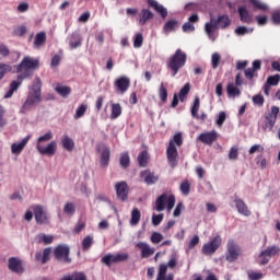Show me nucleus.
Returning a JSON list of instances; mask_svg holds the SVG:
<instances>
[{
  "instance_id": "obj_40",
  "label": "nucleus",
  "mask_w": 280,
  "mask_h": 280,
  "mask_svg": "<svg viewBox=\"0 0 280 280\" xmlns=\"http://www.w3.org/2000/svg\"><path fill=\"white\" fill-rule=\"evenodd\" d=\"M88 108H89L88 104H80V106L75 110L74 119H80L81 117H83Z\"/></svg>"
},
{
  "instance_id": "obj_35",
  "label": "nucleus",
  "mask_w": 280,
  "mask_h": 280,
  "mask_svg": "<svg viewBox=\"0 0 280 280\" xmlns=\"http://www.w3.org/2000/svg\"><path fill=\"white\" fill-rule=\"evenodd\" d=\"M119 163H120L121 167H129V165L131 163L129 152H122L120 154Z\"/></svg>"
},
{
  "instance_id": "obj_53",
  "label": "nucleus",
  "mask_w": 280,
  "mask_h": 280,
  "mask_svg": "<svg viewBox=\"0 0 280 280\" xmlns=\"http://www.w3.org/2000/svg\"><path fill=\"white\" fill-rule=\"evenodd\" d=\"M162 240H163L162 233H159L158 231H153V233L151 235V242L153 244H160V242H162Z\"/></svg>"
},
{
  "instance_id": "obj_13",
  "label": "nucleus",
  "mask_w": 280,
  "mask_h": 280,
  "mask_svg": "<svg viewBox=\"0 0 280 280\" xmlns=\"http://www.w3.org/2000/svg\"><path fill=\"white\" fill-rule=\"evenodd\" d=\"M219 132L217 130H210L209 132H201L197 137V141L205 143L206 145H212L218 140Z\"/></svg>"
},
{
  "instance_id": "obj_3",
  "label": "nucleus",
  "mask_w": 280,
  "mask_h": 280,
  "mask_svg": "<svg viewBox=\"0 0 280 280\" xmlns=\"http://www.w3.org/2000/svg\"><path fill=\"white\" fill-rule=\"evenodd\" d=\"M36 69V59L31 57H24L20 65L16 66L18 80L23 82L27 78L34 75V70Z\"/></svg>"
},
{
  "instance_id": "obj_60",
  "label": "nucleus",
  "mask_w": 280,
  "mask_h": 280,
  "mask_svg": "<svg viewBox=\"0 0 280 280\" xmlns=\"http://www.w3.org/2000/svg\"><path fill=\"white\" fill-rule=\"evenodd\" d=\"M163 218H164L163 213H159L158 215L154 214V215H152V223H153L155 226H159V224H161Z\"/></svg>"
},
{
  "instance_id": "obj_62",
  "label": "nucleus",
  "mask_w": 280,
  "mask_h": 280,
  "mask_svg": "<svg viewBox=\"0 0 280 280\" xmlns=\"http://www.w3.org/2000/svg\"><path fill=\"white\" fill-rule=\"evenodd\" d=\"M225 119H226V113H224V110H221V112L219 113V117H218V119H217L218 126H223Z\"/></svg>"
},
{
  "instance_id": "obj_12",
  "label": "nucleus",
  "mask_w": 280,
  "mask_h": 280,
  "mask_svg": "<svg viewBox=\"0 0 280 280\" xmlns=\"http://www.w3.org/2000/svg\"><path fill=\"white\" fill-rule=\"evenodd\" d=\"M128 257V253H117V255H112V253H108L102 257V261L103 264H106V266H112L114 262L126 261Z\"/></svg>"
},
{
  "instance_id": "obj_25",
  "label": "nucleus",
  "mask_w": 280,
  "mask_h": 280,
  "mask_svg": "<svg viewBox=\"0 0 280 280\" xmlns=\"http://www.w3.org/2000/svg\"><path fill=\"white\" fill-rule=\"evenodd\" d=\"M148 3H149V5L151 8H153L155 10V12H159V14H161L162 19H166V16H167V9L164 8V5H161L155 0H148Z\"/></svg>"
},
{
  "instance_id": "obj_47",
  "label": "nucleus",
  "mask_w": 280,
  "mask_h": 280,
  "mask_svg": "<svg viewBox=\"0 0 280 280\" xmlns=\"http://www.w3.org/2000/svg\"><path fill=\"white\" fill-rule=\"evenodd\" d=\"M268 252V261H270V257H273L275 255H280V246L273 245L267 247Z\"/></svg>"
},
{
  "instance_id": "obj_64",
  "label": "nucleus",
  "mask_w": 280,
  "mask_h": 280,
  "mask_svg": "<svg viewBox=\"0 0 280 280\" xmlns=\"http://www.w3.org/2000/svg\"><path fill=\"white\" fill-rule=\"evenodd\" d=\"M271 19L275 25H280V12H273Z\"/></svg>"
},
{
  "instance_id": "obj_39",
  "label": "nucleus",
  "mask_w": 280,
  "mask_h": 280,
  "mask_svg": "<svg viewBox=\"0 0 280 280\" xmlns=\"http://www.w3.org/2000/svg\"><path fill=\"white\" fill-rule=\"evenodd\" d=\"M94 243V237L92 235H85L82 240V250H89Z\"/></svg>"
},
{
  "instance_id": "obj_32",
  "label": "nucleus",
  "mask_w": 280,
  "mask_h": 280,
  "mask_svg": "<svg viewBox=\"0 0 280 280\" xmlns=\"http://www.w3.org/2000/svg\"><path fill=\"white\" fill-rule=\"evenodd\" d=\"M226 93L229 97H237L241 95V89H238L237 85L235 86V84L230 83L226 86Z\"/></svg>"
},
{
  "instance_id": "obj_6",
  "label": "nucleus",
  "mask_w": 280,
  "mask_h": 280,
  "mask_svg": "<svg viewBox=\"0 0 280 280\" xmlns=\"http://www.w3.org/2000/svg\"><path fill=\"white\" fill-rule=\"evenodd\" d=\"M165 205L167 206V211H172L176 205V196L173 194L170 196H167V194H161V196H159L155 200L156 211H164Z\"/></svg>"
},
{
  "instance_id": "obj_55",
  "label": "nucleus",
  "mask_w": 280,
  "mask_h": 280,
  "mask_svg": "<svg viewBox=\"0 0 280 280\" xmlns=\"http://www.w3.org/2000/svg\"><path fill=\"white\" fill-rule=\"evenodd\" d=\"M253 103H254L256 106H264V104H265V97H264V95H261V94L254 95V96H253Z\"/></svg>"
},
{
  "instance_id": "obj_21",
  "label": "nucleus",
  "mask_w": 280,
  "mask_h": 280,
  "mask_svg": "<svg viewBox=\"0 0 280 280\" xmlns=\"http://www.w3.org/2000/svg\"><path fill=\"white\" fill-rule=\"evenodd\" d=\"M82 43H83V38L81 34L79 32H73L69 40L70 49H78V47L82 46Z\"/></svg>"
},
{
  "instance_id": "obj_46",
  "label": "nucleus",
  "mask_w": 280,
  "mask_h": 280,
  "mask_svg": "<svg viewBox=\"0 0 280 280\" xmlns=\"http://www.w3.org/2000/svg\"><path fill=\"white\" fill-rule=\"evenodd\" d=\"M10 71H12V66L0 62V81L2 78H5V73H10Z\"/></svg>"
},
{
  "instance_id": "obj_11",
  "label": "nucleus",
  "mask_w": 280,
  "mask_h": 280,
  "mask_svg": "<svg viewBox=\"0 0 280 280\" xmlns=\"http://www.w3.org/2000/svg\"><path fill=\"white\" fill-rule=\"evenodd\" d=\"M130 85H131V80L130 78H128V75H120L114 82V86L117 93H120L121 95L127 93V91L130 89Z\"/></svg>"
},
{
  "instance_id": "obj_30",
  "label": "nucleus",
  "mask_w": 280,
  "mask_h": 280,
  "mask_svg": "<svg viewBox=\"0 0 280 280\" xmlns=\"http://www.w3.org/2000/svg\"><path fill=\"white\" fill-rule=\"evenodd\" d=\"M21 86V81H12L9 91L4 94V100H10L14 95V91H19Z\"/></svg>"
},
{
  "instance_id": "obj_33",
  "label": "nucleus",
  "mask_w": 280,
  "mask_h": 280,
  "mask_svg": "<svg viewBox=\"0 0 280 280\" xmlns=\"http://www.w3.org/2000/svg\"><path fill=\"white\" fill-rule=\"evenodd\" d=\"M122 113L121 104H112L110 119H118Z\"/></svg>"
},
{
  "instance_id": "obj_8",
  "label": "nucleus",
  "mask_w": 280,
  "mask_h": 280,
  "mask_svg": "<svg viewBox=\"0 0 280 280\" xmlns=\"http://www.w3.org/2000/svg\"><path fill=\"white\" fill-rule=\"evenodd\" d=\"M226 260L230 262L236 261V259H238L242 249L241 246L238 244H236V242H234V240H229L228 244H226Z\"/></svg>"
},
{
  "instance_id": "obj_48",
  "label": "nucleus",
  "mask_w": 280,
  "mask_h": 280,
  "mask_svg": "<svg viewBox=\"0 0 280 280\" xmlns=\"http://www.w3.org/2000/svg\"><path fill=\"white\" fill-rule=\"evenodd\" d=\"M63 211L68 215H73V213H75V205H74V202H66V205L63 207Z\"/></svg>"
},
{
  "instance_id": "obj_57",
  "label": "nucleus",
  "mask_w": 280,
  "mask_h": 280,
  "mask_svg": "<svg viewBox=\"0 0 280 280\" xmlns=\"http://www.w3.org/2000/svg\"><path fill=\"white\" fill-rule=\"evenodd\" d=\"M269 82H270V88L277 86L280 82V73H277L276 75H269Z\"/></svg>"
},
{
  "instance_id": "obj_14",
  "label": "nucleus",
  "mask_w": 280,
  "mask_h": 280,
  "mask_svg": "<svg viewBox=\"0 0 280 280\" xmlns=\"http://www.w3.org/2000/svg\"><path fill=\"white\" fill-rule=\"evenodd\" d=\"M115 189H116V196L117 198H119V200L121 201L128 200L129 185L126 180L116 183Z\"/></svg>"
},
{
  "instance_id": "obj_45",
  "label": "nucleus",
  "mask_w": 280,
  "mask_h": 280,
  "mask_svg": "<svg viewBox=\"0 0 280 280\" xmlns=\"http://www.w3.org/2000/svg\"><path fill=\"white\" fill-rule=\"evenodd\" d=\"M221 60H222L221 54H218L217 51L214 54H212V56H211L212 69H218V67L220 66Z\"/></svg>"
},
{
  "instance_id": "obj_20",
  "label": "nucleus",
  "mask_w": 280,
  "mask_h": 280,
  "mask_svg": "<svg viewBox=\"0 0 280 280\" xmlns=\"http://www.w3.org/2000/svg\"><path fill=\"white\" fill-rule=\"evenodd\" d=\"M140 176L141 178H143L147 185H154V183L159 180V176H156L154 172H150V170H144L143 172L140 173Z\"/></svg>"
},
{
  "instance_id": "obj_10",
  "label": "nucleus",
  "mask_w": 280,
  "mask_h": 280,
  "mask_svg": "<svg viewBox=\"0 0 280 280\" xmlns=\"http://www.w3.org/2000/svg\"><path fill=\"white\" fill-rule=\"evenodd\" d=\"M8 268L14 275L21 276L25 272V264L20 257H10L8 259Z\"/></svg>"
},
{
  "instance_id": "obj_37",
  "label": "nucleus",
  "mask_w": 280,
  "mask_h": 280,
  "mask_svg": "<svg viewBox=\"0 0 280 280\" xmlns=\"http://www.w3.org/2000/svg\"><path fill=\"white\" fill-rule=\"evenodd\" d=\"M140 220H141L140 209H138V208L132 209L130 223L131 224H139Z\"/></svg>"
},
{
  "instance_id": "obj_44",
  "label": "nucleus",
  "mask_w": 280,
  "mask_h": 280,
  "mask_svg": "<svg viewBox=\"0 0 280 280\" xmlns=\"http://www.w3.org/2000/svg\"><path fill=\"white\" fill-rule=\"evenodd\" d=\"M191 86L189 83L185 84L180 91H179V100L180 102H185V98L187 97V95H189V91H190Z\"/></svg>"
},
{
  "instance_id": "obj_27",
  "label": "nucleus",
  "mask_w": 280,
  "mask_h": 280,
  "mask_svg": "<svg viewBox=\"0 0 280 280\" xmlns=\"http://www.w3.org/2000/svg\"><path fill=\"white\" fill-rule=\"evenodd\" d=\"M151 19H154V14L153 12H151V10H141L140 14H139V23L140 25H147L148 21H150Z\"/></svg>"
},
{
  "instance_id": "obj_28",
  "label": "nucleus",
  "mask_w": 280,
  "mask_h": 280,
  "mask_svg": "<svg viewBox=\"0 0 280 280\" xmlns=\"http://www.w3.org/2000/svg\"><path fill=\"white\" fill-rule=\"evenodd\" d=\"M149 161H150V154H149L148 150H142V152H140V154H138L139 165H141L142 167H147Z\"/></svg>"
},
{
  "instance_id": "obj_1",
  "label": "nucleus",
  "mask_w": 280,
  "mask_h": 280,
  "mask_svg": "<svg viewBox=\"0 0 280 280\" xmlns=\"http://www.w3.org/2000/svg\"><path fill=\"white\" fill-rule=\"evenodd\" d=\"M187 65V54L183 49H176V51L170 56L167 59L166 66L171 71L172 78L178 74V71Z\"/></svg>"
},
{
  "instance_id": "obj_9",
  "label": "nucleus",
  "mask_w": 280,
  "mask_h": 280,
  "mask_svg": "<svg viewBox=\"0 0 280 280\" xmlns=\"http://www.w3.org/2000/svg\"><path fill=\"white\" fill-rule=\"evenodd\" d=\"M54 255L56 259L71 264L72 259L70 257V246L68 244H58L54 249Z\"/></svg>"
},
{
  "instance_id": "obj_42",
  "label": "nucleus",
  "mask_w": 280,
  "mask_h": 280,
  "mask_svg": "<svg viewBox=\"0 0 280 280\" xmlns=\"http://www.w3.org/2000/svg\"><path fill=\"white\" fill-rule=\"evenodd\" d=\"M198 110H200V97H195L191 108V115L197 119H199Z\"/></svg>"
},
{
  "instance_id": "obj_41",
  "label": "nucleus",
  "mask_w": 280,
  "mask_h": 280,
  "mask_svg": "<svg viewBox=\"0 0 280 280\" xmlns=\"http://www.w3.org/2000/svg\"><path fill=\"white\" fill-rule=\"evenodd\" d=\"M159 96L163 104L167 102L168 93L166 86H164L163 82L159 89Z\"/></svg>"
},
{
  "instance_id": "obj_29",
  "label": "nucleus",
  "mask_w": 280,
  "mask_h": 280,
  "mask_svg": "<svg viewBox=\"0 0 280 280\" xmlns=\"http://www.w3.org/2000/svg\"><path fill=\"white\" fill-rule=\"evenodd\" d=\"M109 161H110V150H109V148H105L101 154L102 167H107L109 165Z\"/></svg>"
},
{
  "instance_id": "obj_54",
  "label": "nucleus",
  "mask_w": 280,
  "mask_h": 280,
  "mask_svg": "<svg viewBox=\"0 0 280 280\" xmlns=\"http://www.w3.org/2000/svg\"><path fill=\"white\" fill-rule=\"evenodd\" d=\"M50 255H51V248L50 247L44 248V253L42 256V264H47V261L50 260Z\"/></svg>"
},
{
  "instance_id": "obj_38",
  "label": "nucleus",
  "mask_w": 280,
  "mask_h": 280,
  "mask_svg": "<svg viewBox=\"0 0 280 280\" xmlns=\"http://www.w3.org/2000/svg\"><path fill=\"white\" fill-rule=\"evenodd\" d=\"M258 264L260 266H266V264H269L268 248H265V250H261L259 254Z\"/></svg>"
},
{
  "instance_id": "obj_2",
  "label": "nucleus",
  "mask_w": 280,
  "mask_h": 280,
  "mask_svg": "<svg viewBox=\"0 0 280 280\" xmlns=\"http://www.w3.org/2000/svg\"><path fill=\"white\" fill-rule=\"evenodd\" d=\"M176 145L180 147L183 145V132H176L174 135L173 139L170 140L167 150H166V156L168 164L172 168L176 167L178 165V149Z\"/></svg>"
},
{
  "instance_id": "obj_15",
  "label": "nucleus",
  "mask_w": 280,
  "mask_h": 280,
  "mask_svg": "<svg viewBox=\"0 0 280 280\" xmlns=\"http://www.w3.org/2000/svg\"><path fill=\"white\" fill-rule=\"evenodd\" d=\"M58 143L57 141H50L47 145H37V150L40 154L46 156H54L57 152Z\"/></svg>"
},
{
  "instance_id": "obj_51",
  "label": "nucleus",
  "mask_w": 280,
  "mask_h": 280,
  "mask_svg": "<svg viewBox=\"0 0 280 280\" xmlns=\"http://www.w3.org/2000/svg\"><path fill=\"white\" fill-rule=\"evenodd\" d=\"M247 275L249 280H259L264 277V272H256L255 270H248Z\"/></svg>"
},
{
  "instance_id": "obj_34",
  "label": "nucleus",
  "mask_w": 280,
  "mask_h": 280,
  "mask_svg": "<svg viewBox=\"0 0 280 280\" xmlns=\"http://www.w3.org/2000/svg\"><path fill=\"white\" fill-rule=\"evenodd\" d=\"M249 3H252L254 10H260V12H267L268 10V5L260 0H249Z\"/></svg>"
},
{
  "instance_id": "obj_50",
  "label": "nucleus",
  "mask_w": 280,
  "mask_h": 280,
  "mask_svg": "<svg viewBox=\"0 0 280 280\" xmlns=\"http://www.w3.org/2000/svg\"><path fill=\"white\" fill-rule=\"evenodd\" d=\"M190 190H191V185H190L189 180H184V182L180 184V191H182L185 196H188Z\"/></svg>"
},
{
  "instance_id": "obj_7",
  "label": "nucleus",
  "mask_w": 280,
  "mask_h": 280,
  "mask_svg": "<svg viewBox=\"0 0 280 280\" xmlns=\"http://www.w3.org/2000/svg\"><path fill=\"white\" fill-rule=\"evenodd\" d=\"M222 242L223 240L221 235H214V237H212L210 242L203 244V246L201 247V253L203 255H213L214 253H217L218 248L222 246Z\"/></svg>"
},
{
  "instance_id": "obj_36",
  "label": "nucleus",
  "mask_w": 280,
  "mask_h": 280,
  "mask_svg": "<svg viewBox=\"0 0 280 280\" xmlns=\"http://www.w3.org/2000/svg\"><path fill=\"white\" fill-rule=\"evenodd\" d=\"M55 91L59 93L62 97H68L71 93V88L70 86H62L61 84H57Z\"/></svg>"
},
{
  "instance_id": "obj_24",
  "label": "nucleus",
  "mask_w": 280,
  "mask_h": 280,
  "mask_svg": "<svg viewBox=\"0 0 280 280\" xmlns=\"http://www.w3.org/2000/svg\"><path fill=\"white\" fill-rule=\"evenodd\" d=\"M238 15L243 23H253V14H250L249 10L245 5L238 8Z\"/></svg>"
},
{
  "instance_id": "obj_49",
  "label": "nucleus",
  "mask_w": 280,
  "mask_h": 280,
  "mask_svg": "<svg viewBox=\"0 0 280 280\" xmlns=\"http://www.w3.org/2000/svg\"><path fill=\"white\" fill-rule=\"evenodd\" d=\"M143 43H144L143 34H141V33L136 34L135 39H133V47L140 48V47H142Z\"/></svg>"
},
{
  "instance_id": "obj_17",
  "label": "nucleus",
  "mask_w": 280,
  "mask_h": 280,
  "mask_svg": "<svg viewBox=\"0 0 280 280\" xmlns=\"http://www.w3.org/2000/svg\"><path fill=\"white\" fill-rule=\"evenodd\" d=\"M260 69H261V60H254L253 67L245 69L244 71L245 78L247 80H254L255 75L256 77L258 75L257 71H260Z\"/></svg>"
},
{
  "instance_id": "obj_43",
  "label": "nucleus",
  "mask_w": 280,
  "mask_h": 280,
  "mask_svg": "<svg viewBox=\"0 0 280 280\" xmlns=\"http://www.w3.org/2000/svg\"><path fill=\"white\" fill-rule=\"evenodd\" d=\"M46 43H47L46 32H38V34H37V49H39V47H44V45H46Z\"/></svg>"
},
{
  "instance_id": "obj_16",
  "label": "nucleus",
  "mask_w": 280,
  "mask_h": 280,
  "mask_svg": "<svg viewBox=\"0 0 280 280\" xmlns=\"http://www.w3.org/2000/svg\"><path fill=\"white\" fill-rule=\"evenodd\" d=\"M50 215L46 207L37 205V224H49Z\"/></svg>"
},
{
  "instance_id": "obj_61",
  "label": "nucleus",
  "mask_w": 280,
  "mask_h": 280,
  "mask_svg": "<svg viewBox=\"0 0 280 280\" xmlns=\"http://www.w3.org/2000/svg\"><path fill=\"white\" fill-rule=\"evenodd\" d=\"M16 10L20 12V13H23V12H27L30 10V3L27 2H21Z\"/></svg>"
},
{
  "instance_id": "obj_58",
  "label": "nucleus",
  "mask_w": 280,
  "mask_h": 280,
  "mask_svg": "<svg viewBox=\"0 0 280 280\" xmlns=\"http://www.w3.org/2000/svg\"><path fill=\"white\" fill-rule=\"evenodd\" d=\"M229 159H231V161H237V159H238V148H231V150L229 152Z\"/></svg>"
},
{
  "instance_id": "obj_19",
  "label": "nucleus",
  "mask_w": 280,
  "mask_h": 280,
  "mask_svg": "<svg viewBox=\"0 0 280 280\" xmlns=\"http://www.w3.org/2000/svg\"><path fill=\"white\" fill-rule=\"evenodd\" d=\"M27 141H30V136H26L20 142H14L13 144H11L12 154H21L23 152V150L25 149V145H27Z\"/></svg>"
},
{
  "instance_id": "obj_31",
  "label": "nucleus",
  "mask_w": 280,
  "mask_h": 280,
  "mask_svg": "<svg viewBox=\"0 0 280 280\" xmlns=\"http://www.w3.org/2000/svg\"><path fill=\"white\" fill-rule=\"evenodd\" d=\"M55 240V235H47L46 233H39L37 235V242H39V244H52Z\"/></svg>"
},
{
  "instance_id": "obj_26",
  "label": "nucleus",
  "mask_w": 280,
  "mask_h": 280,
  "mask_svg": "<svg viewBox=\"0 0 280 280\" xmlns=\"http://www.w3.org/2000/svg\"><path fill=\"white\" fill-rule=\"evenodd\" d=\"M61 145L68 152H72L75 148L74 140L71 137H69V135H63V137L61 139Z\"/></svg>"
},
{
  "instance_id": "obj_59",
  "label": "nucleus",
  "mask_w": 280,
  "mask_h": 280,
  "mask_svg": "<svg viewBox=\"0 0 280 280\" xmlns=\"http://www.w3.org/2000/svg\"><path fill=\"white\" fill-rule=\"evenodd\" d=\"M265 148L264 145H260L258 143H256L255 145H252L249 149V154H255V152H264Z\"/></svg>"
},
{
  "instance_id": "obj_4",
  "label": "nucleus",
  "mask_w": 280,
  "mask_h": 280,
  "mask_svg": "<svg viewBox=\"0 0 280 280\" xmlns=\"http://www.w3.org/2000/svg\"><path fill=\"white\" fill-rule=\"evenodd\" d=\"M279 113H280L279 106H271L270 113H265L264 120L260 121V126L264 132H267V130L269 131L273 130L277 124Z\"/></svg>"
},
{
  "instance_id": "obj_23",
  "label": "nucleus",
  "mask_w": 280,
  "mask_h": 280,
  "mask_svg": "<svg viewBox=\"0 0 280 280\" xmlns=\"http://www.w3.org/2000/svg\"><path fill=\"white\" fill-rule=\"evenodd\" d=\"M138 248L141 249V256L142 257H150L151 255H154L155 249L150 246L147 242H138L137 244Z\"/></svg>"
},
{
  "instance_id": "obj_63",
  "label": "nucleus",
  "mask_w": 280,
  "mask_h": 280,
  "mask_svg": "<svg viewBox=\"0 0 280 280\" xmlns=\"http://www.w3.org/2000/svg\"><path fill=\"white\" fill-rule=\"evenodd\" d=\"M72 279L74 280H88L85 272H73Z\"/></svg>"
},
{
  "instance_id": "obj_56",
  "label": "nucleus",
  "mask_w": 280,
  "mask_h": 280,
  "mask_svg": "<svg viewBox=\"0 0 280 280\" xmlns=\"http://www.w3.org/2000/svg\"><path fill=\"white\" fill-rule=\"evenodd\" d=\"M86 224L83 220H78L74 229H73V233H81V231H83V229H85Z\"/></svg>"
},
{
  "instance_id": "obj_52",
  "label": "nucleus",
  "mask_w": 280,
  "mask_h": 280,
  "mask_svg": "<svg viewBox=\"0 0 280 280\" xmlns=\"http://www.w3.org/2000/svg\"><path fill=\"white\" fill-rule=\"evenodd\" d=\"M177 25H178V21L176 20L167 21V23H165L164 25V30L166 32H173L175 27H177Z\"/></svg>"
},
{
  "instance_id": "obj_5",
  "label": "nucleus",
  "mask_w": 280,
  "mask_h": 280,
  "mask_svg": "<svg viewBox=\"0 0 280 280\" xmlns=\"http://www.w3.org/2000/svg\"><path fill=\"white\" fill-rule=\"evenodd\" d=\"M230 25H231V21L228 14L219 16L218 21L215 19H210V23H206V33L209 37H211L214 30H217V27H221L222 30H225Z\"/></svg>"
},
{
  "instance_id": "obj_18",
  "label": "nucleus",
  "mask_w": 280,
  "mask_h": 280,
  "mask_svg": "<svg viewBox=\"0 0 280 280\" xmlns=\"http://www.w3.org/2000/svg\"><path fill=\"white\" fill-rule=\"evenodd\" d=\"M167 264H160L156 280H174L173 272L167 275Z\"/></svg>"
},
{
  "instance_id": "obj_22",
  "label": "nucleus",
  "mask_w": 280,
  "mask_h": 280,
  "mask_svg": "<svg viewBox=\"0 0 280 280\" xmlns=\"http://www.w3.org/2000/svg\"><path fill=\"white\" fill-rule=\"evenodd\" d=\"M234 203L236 206L238 213H242V215L252 214V211L248 209L246 202L242 198H235Z\"/></svg>"
}]
</instances>
